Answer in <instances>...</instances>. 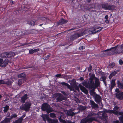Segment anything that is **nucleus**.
Listing matches in <instances>:
<instances>
[{"label":"nucleus","mask_w":123,"mask_h":123,"mask_svg":"<svg viewBox=\"0 0 123 123\" xmlns=\"http://www.w3.org/2000/svg\"><path fill=\"white\" fill-rule=\"evenodd\" d=\"M36 21L35 20H31L28 22V24L32 26H33L35 24Z\"/></svg>","instance_id":"473e14b6"},{"label":"nucleus","mask_w":123,"mask_h":123,"mask_svg":"<svg viewBox=\"0 0 123 123\" xmlns=\"http://www.w3.org/2000/svg\"><path fill=\"white\" fill-rule=\"evenodd\" d=\"M78 109L80 111H84L85 110L86 107L85 106H79L78 107Z\"/></svg>","instance_id":"4c0bfd02"},{"label":"nucleus","mask_w":123,"mask_h":123,"mask_svg":"<svg viewBox=\"0 0 123 123\" xmlns=\"http://www.w3.org/2000/svg\"><path fill=\"white\" fill-rule=\"evenodd\" d=\"M31 32L29 30H24L19 31L18 33L17 34L16 36V39L18 38V39H20V37L23 35L29 34Z\"/></svg>","instance_id":"6e6552de"},{"label":"nucleus","mask_w":123,"mask_h":123,"mask_svg":"<svg viewBox=\"0 0 123 123\" xmlns=\"http://www.w3.org/2000/svg\"><path fill=\"white\" fill-rule=\"evenodd\" d=\"M82 84L86 88L89 89L95 88L94 81H88L87 82L86 80H84Z\"/></svg>","instance_id":"20e7f679"},{"label":"nucleus","mask_w":123,"mask_h":123,"mask_svg":"<svg viewBox=\"0 0 123 123\" xmlns=\"http://www.w3.org/2000/svg\"><path fill=\"white\" fill-rule=\"evenodd\" d=\"M119 63L121 65H122L123 64V61L121 59H120L119 60Z\"/></svg>","instance_id":"864d4df0"},{"label":"nucleus","mask_w":123,"mask_h":123,"mask_svg":"<svg viewBox=\"0 0 123 123\" xmlns=\"http://www.w3.org/2000/svg\"><path fill=\"white\" fill-rule=\"evenodd\" d=\"M104 112L107 113H109L110 114L113 113L114 114H117V111L115 110H107L106 109L104 110Z\"/></svg>","instance_id":"4468645a"},{"label":"nucleus","mask_w":123,"mask_h":123,"mask_svg":"<svg viewBox=\"0 0 123 123\" xmlns=\"http://www.w3.org/2000/svg\"><path fill=\"white\" fill-rule=\"evenodd\" d=\"M26 79H25V80H22L21 79H19L18 81V84L19 86H20L22 83H23L24 81H25Z\"/></svg>","instance_id":"c85d7f7f"},{"label":"nucleus","mask_w":123,"mask_h":123,"mask_svg":"<svg viewBox=\"0 0 123 123\" xmlns=\"http://www.w3.org/2000/svg\"><path fill=\"white\" fill-rule=\"evenodd\" d=\"M61 93L63 95H67V94L66 93H65V92L64 91H62L61 92Z\"/></svg>","instance_id":"4d7b16f0"},{"label":"nucleus","mask_w":123,"mask_h":123,"mask_svg":"<svg viewBox=\"0 0 123 123\" xmlns=\"http://www.w3.org/2000/svg\"><path fill=\"white\" fill-rule=\"evenodd\" d=\"M75 114V113L72 111H69L67 112V115L68 116H73Z\"/></svg>","instance_id":"2f4dec72"},{"label":"nucleus","mask_w":123,"mask_h":123,"mask_svg":"<svg viewBox=\"0 0 123 123\" xmlns=\"http://www.w3.org/2000/svg\"><path fill=\"white\" fill-rule=\"evenodd\" d=\"M107 117V116L106 114L103 113L102 114V118L103 119H106V118Z\"/></svg>","instance_id":"a19ab883"},{"label":"nucleus","mask_w":123,"mask_h":123,"mask_svg":"<svg viewBox=\"0 0 123 123\" xmlns=\"http://www.w3.org/2000/svg\"><path fill=\"white\" fill-rule=\"evenodd\" d=\"M90 102L91 105V107L92 109H95L96 108H98V105L95 103V102L93 100H90Z\"/></svg>","instance_id":"412c9836"},{"label":"nucleus","mask_w":123,"mask_h":123,"mask_svg":"<svg viewBox=\"0 0 123 123\" xmlns=\"http://www.w3.org/2000/svg\"><path fill=\"white\" fill-rule=\"evenodd\" d=\"M92 8V7H89L87 8L86 10H89L90 9H91Z\"/></svg>","instance_id":"69168bd1"},{"label":"nucleus","mask_w":123,"mask_h":123,"mask_svg":"<svg viewBox=\"0 0 123 123\" xmlns=\"http://www.w3.org/2000/svg\"><path fill=\"white\" fill-rule=\"evenodd\" d=\"M92 67L91 64L89 66L88 68V71L89 72H90L92 70Z\"/></svg>","instance_id":"c03bdc74"},{"label":"nucleus","mask_w":123,"mask_h":123,"mask_svg":"<svg viewBox=\"0 0 123 123\" xmlns=\"http://www.w3.org/2000/svg\"><path fill=\"white\" fill-rule=\"evenodd\" d=\"M101 6L102 8L105 10H114L116 7L115 6L111 4L109 5L107 3L102 4Z\"/></svg>","instance_id":"39448f33"},{"label":"nucleus","mask_w":123,"mask_h":123,"mask_svg":"<svg viewBox=\"0 0 123 123\" xmlns=\"http://www.w3.org/2000/svg\"><path fill=\"white\" fill-rule=\"evenodd\" d=\"M117 86L118 87H119V86H120V83L119 81V80L117 81Z\"/></svg>","instance_id":"bf43d9fd"},{"label":"nucleus","mask_w":123,"mask_h":123,"mask_svg":"<svg viewBox=\"0 0 123 123\" xmlns=\"http://www.w3.org/2000/svg\"><path fill=\"white\" fill-rule=\"evenodd\" d=\"M94 120L95 118L94 117H91L87 119H83L81 120V123H86L89 122H92Z\"/></svg>","instance_id":"f8f14e48"},{"label":"nucleus","mask_w":123,"mask_h":123,"mask_svg":"<svg viewBox=\"0 0 123 123\" xmlns=\"http://www.w3.org/2000/svg\"><path fill=\"white\" fill-rule=\"evenodd\" d=\"M84 35V33L82 32H81L80 33H75L71 35L70 37V40L71 41H73Z\"/></svg>","instance_id":"0eeeda50"},{"label":"nucleus","mask_w":123,"mask_h":123,"mask_svg":"<svg viewBox=\"0 0 123 123\" xmlns=\"http://www.w3.org/2000/svg\"><path fill=\"white\" fill-rule=\"evenodd\" d=\"M90 91H89V93L91 95H93L94 94H96L95 92V88H93L91 89Z\"/></svg>","instance_id":"c756f323"},{"label":"nucleus","mask_w":123,"mask_h":123,"mask_svg":"<svg viewBox=\"0 0 123 123\" xmlns=\"http://www.w3.org/2000/svg\"><path fill=\"white\" fill-rule=\"evenodd\" d=\"M101 81H102L103 82L106 81V77L105 76L101 77L100 79Z\"/></svg>","instance_id":"e433bc0d"},{"label":"nucleus","mask_w":123,"mask_h":123,"mask_svg":"<svg viewBox=\"0 0 123 123\" xmlns=\"http://www.w3.org/2000/svg\"><path fill=\"white\" fill-rule=\"evenodd\" d=\"M118 45H117L114 47H112L111 48L105 50L101 51L102 52H106L108 51H110L113 49H114L113 51L114 54H120L123 53V48L121 47L120 45L119 47H118Z\"/></svg>","instance_id":"f03ea898"},{"label":"nucleus","mask_w":123,"mask_h":123,"mask_svg":"<svg viewBox=\"0 0 123 123\" xmlns=\"http://www.w3.org/2000/svg\"><path fill=\"white\" fill-rule=\"evenodd\" d=\"M4 84H6L8 85H11L12 83L11 81L10 80H8L7 81H5Z\"/></svg>","instance_id":"ea45409f"},{"label":"nucleus","mask_w":123,"mask_h":123,"mask_svg":"<svg viewBox=\"0 0 123 123\" xmlns=\"http://www.w3.org/2000/svg\"><path fill=\"white\" fill-rule=\"evenodd\" d=\"M30 44V43H24L22 44V45H20V46L21 45V46H24V45H25L29 44Z\"/></svg>","instance_id":"5fc2aeb1"},{"label":"nucleus","mask_w":123,"mask_h":123,"mask_svg":"<svg viewBox=\"0 0 123 123\" xmlns=\"http://www.w3.org/2000/svg\"><path fill=\"white\" fill-rule=\"evenodd\" d=\"M33 52L36 53L38 52L39 50V48H37L34 49H33Z\"/></svg>","instance_id":"a18cd8bd"},{"label":"nucleus","mask_w":123,"mask_h":123,"mask_svg":"<svg viewBox=\"0 0 123 123\" xmlns=\"http://www.w3.org/2000/svg\"><path fill=\"white\" fill-rule=\"evenodd\" d=\"M50 54H49L48 55H47L45 57V59L46 60L48 59H49V57H50Z\"/></svg>","instance_id":"09e8293b"},{"label":"nucleus","mask_w":123,"mask_h":123,"mask_svg":"<svg viewBox=\"0 0 123 123\" xmlns=\"http://www.w3.org/2000/svg\"><path fill=\"white\" fill-rule=\"evenodd\" d=\"M108 17L107 15H106L105 16V17L104 18L106 19V20H108Z\"/></svg>","instance_id":"052dcab7"},{"label":"nucleus","mask_w":123,"mask_h":123,"mask_svg":"<svg viewBox=\"0 0 123 123\" xmlns=\"http://www.w3.org/2000/svg\"><path fill=\"white\" fill-rule=\"evenodd\" d=\"M104 112L107 113H109L110 114L113 113L114 114H117V111L115 110H107L106 109L104 110Z\"/></svg>","instance_id":"2eb2a0df"},{"label":"nucleus","mask_w":123,"mask_h":123,"mask_svg":"<svg viewBox=\"0 0 123 123\" xmlns=\"http://www.w3.org/2000/svg\"><path fill=\"white\" fill-rule=\"evenodd\" d=\"M84 80V78L82 77H81L79 79V80L81 81H83Z\"/></svg>","instance_id":"e2e57ef3"},{"label":"nucleus","mask_w":123,"mask_h":123,"mask_svg":"<svg viewBox=\"0 0 123 123\" xmlns=\"http://www.w3.org/2000/svg\"><path fill=\"white\" fill-rule=\"evenodd\" d=\"M96 78H97L95 77V75L94 74H92L90 76V77L89 78V81H94L93 80L94 79H95V80Z\"/></svg>","instance_id":"7c9ffc66"},{"label":"nucleus","mask_w":123,"mask_h":123,"mask_svg":"<svg viewBox=\"0 0 123 123\" xmlns=\"http://www.w3.org/2000/svg\"><path fill=\"white\" fill-rule=\"evenodd\" d=\"M15 55L13 52H6L2 53L1 56L4 58H9L13 57Z\"/></svg>","instance_id":"1a4fd4ad"},{"label":"nucleus","mask_w":123,"mask_h":123,"mask_svg":"<svg viewBox=\"0 0 123 123\" xmlns=\"http://www.w3.org/2000/svg\"><path fill=\"white\" fill-rule=\"evenodd\" d=\"M85 48V47L84 46H82L80 47H79V50H82Z\"/></svg>","instance_id":"de8ad7c7"},{"label":"nucleus","mask_w":123,"mask_h":123,"mask_svg":"<svg viewBox=\"0 0 123 123\" xmlns=\"http://www.w3.org/2000/svg\"><path fill=\"white\" fill-rule=\"evenodd\" d=\"M29 53L31 54H32L33 53V49H30L29 50Z\"/></svg>","instance_id":"8fccbe9b"},{"label":"nucleus","mask_w":123,"mask_h":123,"mask_svg":"<svg viewBox=\"0 0 123 123\" xmlns=\"http://www.w3.org/2000/svg\"><path fill=\"white\" fill-rule=\"evenodd\" d=\"M33 67V66L31 65H29L27 66H26L25 67H23L22 69H27L28 68H32Z\"/></svg>","instance_id":"f704fd0d"},{"label":"nucleus","mask_w":123,"mask_h":123,"mask_svg":"<svg viewBox=\"0 0 123 123\" xmlns=\"http://www.w3.org/2000/svg\"><path fill=\"white\" fill-rule=\"evenodd\" d=\"M96 29V27H92L89 28V31L92 33L95 34L97 32Z\"/></svg>","instance_id":"cd10ccee"},{"label":"nucleus","mask_w":123,"mask_h":123,"mask_svg":"<svg viewBox=\"0 0 123 123\" xmlns=\"http://www.w3.org/2000/svg\"><path fill=\"white\" fill-rule=\"evenodd\" d=\"M61 84L62 86H67L68 89H70V91L73 90V89L74 88L75 90L79 91V87L80 89L85 94H87L88 93V92L87 90L85 87L82 86L81 84H79V86H78L77 84L71 86L70 85L67 83H66L64 82H62Z\"/></svg>","instance_id":"f257e3e1"},{"label":"nucleus","mask_w":123,"mask_h":123,"mask_svg":"<svg viewBox=\"0 0 123 123\" xmlns=\"http://www.w3.org/2000/svg\"><path fill=\"white\" fill-rule=\"evenodd\" d=\"M26 115L25 114H23L22 116L20 118H22L23 119V118H24L25 116Z\"/></svg>","instance_id":"774afa93"},{"label":"nucleus","mask_w":123,"mask_h":123,"mask_svg":"<svg viewBox=\"0 0 123 123\" xmlns=\"http://www.w3.org/2000/svg\"><path fill=\"white\" fill-rule=\"evenodd\" d=\"M41 108L42 111H46L48 114L54 111L50 105L46 103L43 104L42 105Z\"/></svg>","instance_id":"7ed1b4c3"},{"label":"nucleus","mask_w":123,"mask_h":123,"mask_svg":"<svg viewBox=\"0 0 123 123\" xmlns=\"http://www.w3.org/2000/svg\"><path fill=\"white\" fill-rule=\"evenodd\" d=\"M76 82L75 79H73L71 81V84L72 85V86L76 84Z\"/></svg>","instance_id":"c9c22d12"},{"label":"nucleus","mask_w":123,"mask_h":123,"mask_svg":"<svg viewBox=\"0 0 123 123\" xmlns=\"http://www.w3.org/2000/svg\"><path fill=\"white\" fill-rule=\"evenodd\" d=\"M26 74L25 72H23L19 74L18 75V77L19 78L25 79L26 77Z\"/></svg>","instance_id":"b1692460"},{"label":"nucleus","mask_w":123,"mask_h":123,"mask_svg":"<svg viewBox=\"0 0 123 123\" xmlns=\"http://www.w3.org/2000/svg\"><path fill=\"white\" fill-rule=\"evenodd\" d=\"M49 115L52 118H54L56 117L54 113H50Z\"/></svg>","instance_id":"37998d69"},{"label":"nucleus","mask_w":123,"mask_h":123,"mask_svg":"<svg viewBox=\"0 0 123 123\" xmlns=\"http://www.w3.org/2000/svg\"><path fill=\"white\" fill-rule=\"evenodd\" d=\"M29 98L27 94H25L23 95L21 98V101L23 103L25 102V101Z\"/></svg>","instance_id":"6ab92c4d"},{"label":"nucleus","mask_w":123,"mask_h":123,"mask_svg":"<svg viewBox=\"0 0 123 123\" xmlns=\"http://www.w3.org/2000/svg\"><path fill=\"white\" fill-rule=\"evenodd\" d=\"M8 60L7 59H6L4 61L3 60L2 64H1V66L2 67H5L8 64Z\"/></svg>","instance_id":"5701e85b"},{"label":"nucleus","mask_w":123,"mask_h":123,"mask_svg":"<svg viewBox=\"0 0 123 123\" xmlns=\"http://www.w3.org/2000/svg\"><path fill=\"white\" fill-rule=\"evenodd\" d=\"M115 65V64L114 63H112L110 65L111 67L113 68Z\"/></svg>","instance_id":"603ef678"},{"label":"nucleus","mask_w":123,"mask_h":123,"mask_svg":"<svg viewBox=\"0 0 123 123\" xmlns=\"http://www.w3.org/2000/svg\"><path fill=\"white\" fill-rule=\"evenodd\" d=\"M119 72V71L116 70L111 73L109 75V78L110 79H111L113 76H114Z\"/></svg>","instance_id":"4be33fe9"},{"label":"nucleus","mask_w":123,"mask_h":123,"mask_svg":"<svg viewBox=\"0 0 123 123\" xmlns=\"http://www.w3.org/2000/svg\"><path fill=\"white\" fill-rule=\"evenodd\" d=\"M3 62V59H0V64L1 65V64Z\"/></svg>","instance_id":"338daca9"},{"label":"nucleus","mask_w":123,"mask_h":123,"mask_svg":"<svg viewBox=\"0 0 123 123\" xmlns=\"http://www.w3.org/2000/svg\"><path fill=\"white\" fill-rule=\"evenodd\" d=\"M114 108L116 110H118L119 108V107L118 106H115Z\"/></svg>","instance_id":"0e129e2a"},{"label":"nucleus","mask_w":123,"mask_h":123,"mask_svg":"<svg viewBox=\"0 0 123 123\" xmlns=\"http://www.w3.org/2000/svg\"><path fill=\"white\" fill-rule=\"evenodd\" d=\"M10 121V119L9 118H5L0 123H9Z\"/></svg>","instance_id":"bb28decb"},{"label":"nucleus","mask_w":123,"mask_h":123,"mask_svg":"<svg viewBox=\"0 0 123 123\" xmlns=\"http://www.w3.org/2000/svg\"><path fill=\"white\" fill-rule=\"evenodd\" d=\"M115 92L116 93L115 94L116 97L119 100L123 99V92L120 91L118 88H116Z\"/></svg>","instance_id":"423d86ee"},{"label":"nucleus","mask_w":123,"mask_h":123,"mask_svg":"<svg viewBox=\"0 0 123 123\" xmlns=\"http://www.w3.org/2000/svg\"><path fill=\"white\" fill-rule=\"evenodd\" d=\"M67 22V20L62 18L59 21L58 23V24L60 25H62L63 24L66 23Z\"/></svg>","instance_id":"a878e982"},{"label":"nucleus","mask_w":123,"mask_h":123,"mask_svg":"<svg viewBox=\"0 0 123 123\" xmlns=\"http://www.w3.org/2000/svg\"><path fill=\"white\" fill-rule=\"evenodd\" d=\"M63 119H64V116L61 115L58 118L60 122L63 123H66V121L65 120Z\"/></svg>","instance_id":"393cba45"},{"label":"nucleus","mask_w":123,"mask_h":123,"mask_svg":"<svg viewBox=\"0 0 123 123\" xmlns=\"http://www.w3.org/2000/svg\"><path fill=\"white\" fill-rule=\"evenodd\" d=\"M113 123H120V122L118 120H116L113 121Z\"/></svg>","instance_id":"6e6d98bb"},{"label":"nucleus","mask_w":123,"mask_h":123,"mask_svg":"<svg viewBox=\"0 0 123 123\" xmlns=\"http://www.w3.org/2000/svg\"><path fill=\"white\" fill-rule=\"evenodd\" d=\"M3 108H4V109L3 110V111L4 112H7L9 110V106L8 105H6V106H5Z\"/></svg>","instance_id":"72a5a7b5"},{"label":"nucleus","mask_w":123,"mask_h":123,"mask_svg":"<svg viewBox=\"0 0 123 123\" xmlns=\"http://www.w3.org/2000/svg\"><path fill=\"white\" fill-rule=\"evenodd\" d=\"M120 87L122 90L123 91V83H121L120 84Z\"/></svg>","instance_id":"49530a36"},{"label":"nucleus","mask_w":123,"mask_h":123,"mask_svg":"<svg viewBox=\"0 0 123 123\" xmlns=\"http://www.w3.org/2000/svg\"><path fill=\"white\" fill-rule=\"evenodd\" d=\"M43 120H45V118L50 123H56L58 122V120L57 119H50L47 115L46 114L44 115L43 116Z\"/></svg>","instance_id":"9d476101"},{"label":"nucleus","mask_w":123,"mask_h":123,"mask_svg":"<svg viewBox=\"0 0 123 123\" xmlns=\"http://www.w3.org/2000/svg\"><path fill=\"white\" fill-rule=\"evenodd\" d=\"M23 119L21 118H19L18 120H16V123H21Z\"/></svg>","instance_id":"58836bf2"},{"label":"nucleus","mask_w":123,"mask_h":123,"mask_svg":"<svg viewBox=\"0 0 123 123\" xmlns=\"http://www.w3.org/2000/svg\"><path fill=\"white\" fill-rule=\"evenodd\" d=\"M117 114L115 115L117 116H118V115L121 116L119 117V120L120 121V123H123V112H120L118 111H117Z\"/></svg>","instance_id":"dca6fc26"},{"label":"nucleus","mask_w":123,"mask_h":123,"mask_svg":"<svg viewBox=\"0 0 123 123\" xmlns=\"http://www.w3.org/2000/svg\"><path fill=\"white\" fill-rule=\"evenodd\" d=\"M96 30L97 32H99L102 29V28L101 27H98V26L96 27Z\"/></svg>","instance_id":"79ce46f5"},{"label":"nucleus","mask_w":123,"mask_h":123,"mask_svg":"<svg viewBox=\"0 0 123 123\" xmlns=\"http://www.w3.org/2000/svg\"><path fill=\"white\" fill-rule=\"evenodd\" d=\"M61 76V74H58L55 75V77H60Z\"/></svg>","instance_id":"13d9d810"},{"label":"nucleus","mask_w":123,"mask_h":123,"mask_svg":"<svg viewBox=\"0 0 123 123\" xmlns=\"http://www.w3.org/2000/svg\"><path fill=\"white\" fill-rule=\"evenodd\" d=\"M95 101L97 103H100L102 101V98L100 96L97 94L94 97Z\"/></svg>","instance_id":"ddd939ff"},{"label":"nucleus","mask_w":123,"mask_h":123,"mask_svg":"<svg viewBox=\"0 0 123 123\" xmlns=\"http://www.w3.org/2000/svg\"><path fill=\"white\" fill-rule=\"evenodd\" d=\"M58 96L56 98V101L57 102H60L62 101L63 100H64V97L62 94H58Z\"/></svg>","instance_id":"a211bd4d"},{"label":"nucleus","mask_w":123,"mask_h":123,"mask_svg":"<svg viewBox=\"0 0 123 123\" xmlns=\"http://www.w3.org/2000/svg\"><path fill=\"white\" fill-rule=\"evenodd\" d=\"M31 105V103L26 102L21 107V109L27 111L29 110Z\"/></svg>","instance_id":"9b49d317"},{"label":"nucleus","mask_w":123,"mask_h":123,"mask_svg":"<svg viewBox=\"0 0 123 123\" xmlns=\"http://www.w3.org/2000/svg\"><path fill=\"white\" fill-rule=\"evenodd\" d=\"M94 83V87L96 88L100 85V82L98 78H96Z\"/></svg>","instance_id":"f3484780"},{"label":"nucleus","mask_w":123,"mask_h":123,"mask_svg":"<svg viewBox=\"0 0 123 123\" xmlns=\"http://www.w3.org/2000/svg\"><path fill=\"white\" fill-rule=\"evenodd\" d=\"M94 113H91L90 114H89L88 115V116H89V117H91V116H93L94 115Z\"/></svg>","instance_id":"680f3d73"},{"label":"nucleus","mask_w":123,"mask_h":123,"mask_svg":"<svg viewBox=\"0 0 123 123\" xmlns=\"http://www.w3.org/2000/svg\"><path fill=\"white\" fill-rule=\"evenodd\" d=\"M115 81V79H113L111 80V82L110 84L111 86L110 87V90L111 91H112V89L116 85Z\"/></svg>","instance_id":"aec40b11"},{"label":"nucleus","mask_w":123,"mask_h":123,"mask_svg":"<svg viewBox=\"0 0 123 123\" xmlns=\"http://www.w3.org/2000/svg\"><path fill=\"white\" fill-rule=\"evenodd\" d=\"M5 81L3 80H0V84H5Z\"/></svg>","instance_id":"3c124183"}]
</instances>
